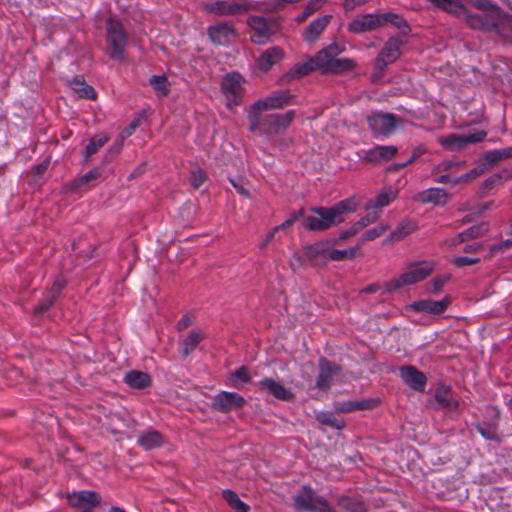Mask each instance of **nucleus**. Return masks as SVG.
Returning <instances> with one entry per match:
<instances>
[{"instance_id": "nucleus-1", "label": "nucleus", "mask_w": 512, "mask_h": 512, "mask_svg": "<svg viewBox=\"0 0 512 512\" xmlns=\"http://www.w3.org/2000/svg\"><path fill=\"white\" fill-rule=\"evenodd\" d=\"M356 210L357 204L352 198L342 200L332 207H314L311 211L317 216L304 217L303 226L311 231H324L341 223L344 213L355 212Z\"/></svg>"}, {"instance_id": "nucleus-2", "label": "nucleus", "mask_w": 512, "mask_h": 512, "mask_svg": "<svg viewBox=\"0 0 512 512\" xmlns=\"http://www.w3.org/2000/svg\"><path fill=\"white\" fill-rule=\"evenodd\" d=\"M296 117L295 110L285 113L261 115L259 112H250L248 116L249 129L259 135L276 136L284 133Z\"/></svg>"}, {"instance_id": "nucleus-3", "label": "nucleus", "mask_w": 512, "mask_h": 512, "mask_svg": "<svg viewBox=\"0 0 512 512\" xmlns=\"http://www.w3.org/2000/svg\"><path fill=\"white\" fill-rule=\"evenodd\" d=\"M345 45L332 43L317 52L314 57L317 70L322 74H342L353 70L357 63L351 58H339L345 51Z\"/></svg>"}, {"instance_id": "nucleus-4", "label": "nucleus", "mask_w": 512, "mask_h": 512, "mask_svg": "<svg viewBox=\"0 0 512 512\" xmlns=\"http://www.w3.org/2000/svg\"><path fill=\"white\" fill-rule=\"evenodd\" d=\"M204 10L216 16H237L250 11L270 12L271 7L264 2L253 0H217L205 4Z\"/></svg>"}, {"instance_id": "nucleus-5", "label": "nucleus", "mask_w": 512, "mask_h": 512, "mask_svg": "<svg viewBox=\"0 0 512 512\" xmlns=\"http://www.w3.org/2000/svg\"><path fill=\"white\" fill-rule=\"evenodd\" d=\"M108 55L112 60L123 61L128 44V35L120 20L110 17L106 21Z\"/></svg>"}, {"instance_id": "nucleus-6", "label": "nucleus", "mask_w": 512, "mask_h": 512, "mask_svg": "<svg viewBox=\"0 0 512 512\" xmlns=\"http://www.w3.org/2000/svg\"><path fill=\"white\" fill-rule=\"evenodd\" d=\"M247 23L253 31L250 39L257 45L265 44L278 28L276 20L261 16H251Z\"/></svg>"}, {"instance_id": "nucleus-7", "label": "nucleus", "mask_w": 512, "mask_h": 512, "mask_svg": "<svg viewBox=\"0 0 512 512\" xmlns=\"http://www.w3.org/2000/svg\"><path fill=\"white\" fill-rule=\"evenodd\" d=\"M295 96L289 90H278L272 92L264 99L257 100L251 106L250 112H260L262 110L282 109L288 105L294 104Z\"/></svg>"}, {"instance_id": "nucleus-8", "label": "nucleus", "mask_w": 512, "mask_h": 512, "mask_svg": "<svg viewBox=\"0 0 512 512\" xmlns=\"http://www.w3.org/2000/svg\"><path fill=\"white\" fill-rule=\"evenodd\" d=\"M466 23L473 29H479L483 31H494L498 34H502V26L507 25V21L502 16H496L493 14H466Z\"/></svg>"}, {"instance_id": "nucleus-9", "label": "nucleus", "mask_w": 512, "mask_h": 512, "mask_svg": "<svg viewBox=\"0 0 512 512\" xmlns=\"http://www.w3.org/2000/svg\"><path fill=\"white\" fill-rule=\"evenodd\" d=\"M246 405L243 396L236 392L220 391L211 402V408L217 412L228 413L233 410L241 409Z\"/></svg>"}, {"instance_id": "nucleus-10", "label": "nucleus", "mask_w": 512, "mask_h": 512, "mask_svg": "<svg viewBox=\"0 0 512 512\" xmlns=\"http://www.w3.org/2000/svg\"><path fill=\"white\" fill-rule=\"evenodd\" d=\"M367 122L375 135L387 136L394 132L399 119L394 114L376 112L368 116Z\"/></svg>"}, {"instance_id": "nucleus-11", "label": "nucleus", "mask_w": 512, "mask_h": 512, "mask_svg": "<svg viewBox=\"0 0 512 512\" xmlns=\"http://www.w3.org/2000/svg\"><path fill=\"white\" fill-rule=\"evenodd\" d=\"M329 247L326 242H316L303 248L302 256L294 254V257L302 262L307 261L313 266H324L330 260Z\"/></svg>"}, {"instance_id": "nucleus-12", "label": "nucleus", "mask_w": 512, "mask_h": 512, "mask_svg": "<svg viewBox=\"0 0 512 512\" xmlns=\"http://www.w3.org/2000/svg\"><path fill=\"white\" fill-rule=\"evenodd\" d=\"M487 133L483 130H476L473 133L458 135L451 134L440 139V143L448 150H460L470 143H478L483 141Z\"/></svg>"}, {"instance_id": "nucleus-13", "label": "nucleus", "mask_w": 512, "mask_h": 512, "mask_svg": "<svg viewBox=\"0 0 512 512\" xmlns=\"http://www.w3.org/2000/svg\"><path fill=\"white\" fill-rule=\"evenodd\" d=\"M382 27V14H365L353 19L348 24V31L362 34Z\"/></svg>"}, {"instance_id": "nucleus-14", "label": "nucleus", "mask_w": 512, "mask_h": 512, "mask_svg": "<svg viewBox=\"0 0 512 512\" xmlns=\"http://www.w3.org/2000/svg\"><path fill=\"white\" fill-rule=\"evenodd\" d=\"M340 372V367L328 361L326 358L322 357L319 360V373L316 378L315 386L318 390L327 391L330 389L333 378Z\"/></svg>"}, {"instance_id": "nucleus-15", "label": "nucleus", "mask_w": 512, "mask_h": 512, "mask_svg": "<svg viewBox=\"0 0 512 512\" xmlns=\"http://www.w3.org/2000/svg\"><path fill=\"white\" fill-rule=\"evenodd\" d=\"M434 261H423L413 264L409 270L402 274V280L406 285H412L426 279L435 269Z\"/></svg>"}, {"instance_id": "nucleus-16", "label": "nucleus", "mask_w": 512, "mask_h": 512, "mask_svg": "<svg viewBox=\"0 0 512 512\" xmlns=\"http://www.w3.org/2000/svg\"><path fill=\"white\" fill-rule=\"evenodd\" d=\"M242 83L243 77L237 72L228 73L223 78L222 90L234 105L240 104V96L243 90Z\"/></svg>"}, {"instance_id": "nucleus-17", "label": "nucleus", "mask_w": 512, "mask_h": 512, "mask_svg": "<svg viewBox=\"0 0 512 512\" xmlns=\"http://www.w3.org/2000/svg\"><path fill=\"white\" fill-rule=\"evenodd\" d=\"M69 504L73 508H86L91 507L94 510L95 507L101 503V496L91 490H80L75 491L67 495Z\"/></svg>"}, {"instance_id": "nucleus-18", "label": "nucleus", "mask_w": 512, "mask_h": 512, "mask_svg": "<svg viewBox=\"0 0 512 512\" xmlns=\"http://www.w3.org/2000/svg\"><path fill=\"white\" fill-rule=\"evenodd\" d=\"M398 148L394 145H376L365 151L362 161L365 163L380 164L391 160L397 154Z\"/></svg>"}, {"instance_id": "nucleus-19", "label": "nucleus", "mask_w": 512, "mask_h": 512, "mask_svg": "<svg viewBox=\"0 0 512 512\" xmlns=\"http://www.w3.org/2000/svg\"><path fill=\"white\" fill-rule=\"evenodd\" d=\"M321 499L322 497L318 496L310 486L304 485L301 490L293 497L294 508L297 511L312 512V510L315 509V506H317Z\"/></svg>"}, {"instance_id": "nucleus-20", "label": "nucleus", "mask_w": 512, "mask_h": 512, "mask_svg": "<svg viewBox=\"0 0 512 512\" xmlns=\"http://www.w3.org/2000/svg\"><path fill=\"white\" fill-rule=\"evenodd\" d=\"M400 377L411 389L422 392L427 384V377L416 367L407 365L400 368Z\"/></svg>"}, {"instance_id": "nucleus-21", "label": "nucleus", "mask_w": 512, "mask_h": 512, "mask_svg": "<svg viewBox=\"0 0 512 512\" xmlns=\"http://www.w3.org/2000/svg\"><path fill=\"white\" fill-rule=\"evenodd\" d=\"M451 303L450 297L446 296L442 300L423 299L415 301L410 305V309L415 312H425L432 315H440L447 310Z\"/></svg>"}, {"instance_id": "nucleus-22", "label": "nucleus", "mask_w": 512, "mask_h": 512, "mask_svg": "<svg viewBox=\"0 0 512 512\" xmlns=\"http://www.w3.org/2000/svg\"><path fill=\"white\" fill-rule=\"evenodd\" d=\"M209 38L214 44L226 45L235 37V29L228 23H217L207 29Z\"/></svg>"}, {"instance_id": "nucleus-23", "label": "nucleus", "mask_w": 512, "mask_h": 512, "mask_svg": "<svg viewBox=\"0 0 512 512\" xmlns=\"http://www.w3.org/2000/svg\"><path fill=\"white\" fill-rule=\"evenodd\" d=\"M284 56L280 47L274 46L264 50L257 58V68L262 72H267L273 65L278 63Z\"/></svg>"}, {"instance_id": "nucleus-24", "label": "nucleus", "mask_w": 512, "mask_h": 512, "mask_svg": "<svg viewBox=\"0 0 512 512\" xmlns=\"http://www.w3.org/2000/svg\"><path fill=\"white\" fill-rule=\"evenodd\" d=\"M405 44L406 41L401 37H390L378 54L392 64L400 57L401 49Z\"/></svg>"}, {"instance_id": "nucleus-25", "label": "nucleus", "mask_w": 512, "mask_h": 512, "mask_svg": "<svg viewBox=\"0 0 512 512\" xmlns=\"http://www.w3.org/2000/svg\"><path fill=\"white\" fill-rule=\"evenodd\" d=\"M164 443V436L159 431L153 429L145 430L137 437V444L146 451L160 448Z\"/></svg>"}, {"instance_id": "nucleus-26", "label": "nucleus", "mask_w": 512, "mask_h": 512, "mask_svg": "<svg viewBox=\"0 0 512 512\" xmlns=\"http://www.w3.org/2000/svg\"><path fill=\"white\" fill-rule=\"evenodd\" d=\"M453 392L448 385H439L434 393V399L437 402V408L457 410L459 401L452 396Z\"/></svg>"}, {"instance_id": "nucleus-27", "label": "nucleus", "mask_w": 512, "mask_h": 512, "mask_svg": "<svg viewBox=\"0 0 512 512\" xmlns=\"http://www.w3.org/2000/svg\"><path fill=\"white\" fill-rule=\"evenodd\" d=\"M258 386L260 390L267 391L270 395L279 400L287 401L293 397V394L288 389L272 378L262 379L258 383Z\"/></svg>"}, {"instance_id": "nucleus-28", "label": "nucleus", "mask_w": 512, "mask_h": 512, "mask_svg": "<svg viewBox=\"0 0 512 512\" xmlns=\"http://www.w3.org/2000/svg\"><path fill=\"white\" fill-rule=\"evenodd\" d=\"M417 229V225L412 220L401 221L396 228L383 240V245H391L401 241L406 236L412 234Z\"/></svg>"}, {"instance_id": "nucleus-29", "label": "nucleus", "mask_w": 512, "mask_h": 512, "mask_svg": "<svg viewBox=\"0 0 512 512\" xmlns=\"http://www.w3.org/2000/svg\"><path fill=\"white\" fill-rule=\"evenodd\" d=\"M332 19V15H324L313 20L305 29L303 37L307 42H314L326 29Z\"/></svg>"}, {"instance_id": "nucleus-30", "label": "nucleus", "mask_w": 512, "mask_h": 512, "mask_svg": "<svg viewBox=\"0 0 512 512\" xmlns=\"http://www.w3.org/2000/svg\"><path fill=\"white\" fill-rule=\"evenodd\" d=\"M448 194L442 188H429L417 195V200L422 204L432 203L434 205L444 206L447 202Z\"/></svg>"}, {"instance_id": "nucleus-31", "label": "nucleus", "mask_w": 512, "mask_h": 512, "mask_svg": "<svg viewBox=\"0 0 512 512\" xmlns=\"http://www.w3.org/2000/svg\"><path fill=\"white\" fill-rule=\"evenodd\" d=\"M124 382L131 388L145 389L151 385L152 381L149 374L138 370H131L125 374Z\"/></svg>"}, {"instance_id": "nucleus-32", "label": "nucleus", "mask_w": 512, "mask_h": 512, "mask_svg": "<svg viewBox=\"0 0 512 512\" xmlns=\"http://www.w3.org/2000/svg\"><path fill=\"white\" fill-rule=\"evenodd\" d=\"M470 3L477 9L483 10L486 14H493L504 17L507 25L512 26V15L503 12L500 7L490 0H470Z\"/></svg>"}, {"instance_id": "nucleus-33", "label": "nucleus", "mask_w": 512, "mask_h": 512, "mask_svg": "<svg viewBox=\"0 0 512 512\" xmlns=\"http://www.w3.org/2000/svg\"><path fill=\"white\" fill-rule=\"evenodd\" d=\"M71 89L79 95L81 98L95 100L97 93L95 89L86 83L81 77H75L69 82Z\"/></svg>"}, {"instance_id": "nucleus-34", "label": "nucleus", "mask_w": 512, "mask_h": 512, "mask_svg": "<svg viewBox=\"0 0 512 512\" xmlns=\"http://www.w3.org/2000/svg\"><path fill=\"white\" fill-rule=\"evenodd\" d=\"M512 158V146L503 148V149H495L487 151L482 159L487 164L489 170L497 163L505 161L507 159Z\"/></svg>"}, {"instance_id": "nucleus-35", "label": "nucleus", "mask_w": 512, "mask_h": 512, "mask_svg": "<svg viewBox=\"0 0 512 512\" xmlns=\"http://www.w3.org/2000/svg\"><path fill=\"white\" fill-rule=\"evenodd\" d=\"M204 339V333L200 330H191L182 341L181 353L183 357H188Z\"/></svg>"}, {"instance_id": "nucleus-36", "label": "nucleus", "mask_w": 512, "mask_h": 512, "mask_svg": "<svg viewBox=\"0 0 512 512\" xmlns=\"http://www.w3.org/2000/svg\"><path fill=\"white\" fill-rule=\"evenodd\" d=\"M316 70L317 67L316 63L314 62V57H311L305 62L297 63L296 65H294V67L291 68V70L285 75V77L288 78V80L301 78L308 75L312 71Z\"/></svg>"}, {"instance_id": "nucleus-37", "label": "nucleus", "mask_w": 512, "mask_h": 512, "mask_svg": "<svg viewBox=\"0 0 512 512\" xmlns=\"http://www.w3.org/2000/svg\"><path fill=\"white\" fill-rule=\"evenodd\" d=\"M315 418L320 424L336 430H342L346 425L343 419L337 418L331 411L316 412Z\"/></svg>"}, {"instance_id": "nucleus-38", "label": "nucleus", "mask_w": 512, "mask_h": 512, "mask_svg": "<svg viewBox=\"0 0 512 512\" xmlns=\"http://www.w3.org/2000/svg\"><path fill=\"white\" fill-rule=\"evenodd\" d=\"M328 256L330 257V260H332V261H342L345 259L352 260L358 256H362V252L360 250V244H358L354 247H350L348 249H343V250L329 249Z\"/></svg>"}, {"instance_id": "nucleus-39", "label": "nucleus", "mask_w": 512, "mask_h": 512, "mask_svg": "<svg viewBox=\"0 0 512 512\" xmlns=\"http://www.w3.org/2000/svg\"><path fill=\"white\" fill-rule=\"evenodd\" d=\"M387 23H391L393 26L401 30L403 35H408L411 31L407 21L400 15L391 12L382 13V27Z\"/></svg>"}, {"instance_id": "nucleus-40", "label": "nucleus", "mask_w": 512, "mask_h": 512, "mask_svg": "<svg viewBox=\"0 0 512 512\" xmlns=\"http://www.w3.org/2000/svg\"><path fill=\"white\" fill-rule=\"evenodd\" d=\"M510 179H512V168H504L501 171L488 177L484 181L483 187L486 190H491L494 187H496Z\"/></svg>"}, {"instance_id": "nucleus-41", "label": "nucleus", "mask_w": 512, "mask_h": 512, "mask_svg": "<svg viewBox=\"0 0 512 512\" xmlns=\"http://www.w3.org/2000/svg\"><path fill=\"white\" fill-rule=\"evenodd\" d=\"M396 198V193L393 191L382 192L373 199L369 200L366 205V210H375L388 206Z\"/></svg>"}, {"instance_id": "nucleus-42", "label": "nucleus", "mask_w": 512, "mask_h": 512, "mask_svg": "<svg viewBox=\"0 0 512 512\" xmlns=\"http://www.w3.org/2000/svg\"><path fill=\"white\" fill-rule=\"evenodd\" d=\"M251 381L249 370L246 366H241L229 373L227 385L234 388H239V384H246Z\"/></svg>"}, {"instance_id": "nucleus-43", "label": "nucleus", "mask_w": 512, "mask_h": 512, "mask_svg": "<svg viewBox=\"0 0 512 512\" xmlns=\"http://www.w3.org/2000/svg\"><path fill=\"white\" fill-rule=\"evenodd\" d=\"M390 64V62H387L383 57H381L378 54L373 63V71L370 76L371 82L374 84L380 83L383 77L385 76L387 67Z\"/></svg>"}, {"instance_id": "nucleus-44", "label": "nucleus", "mask_w": 512, "mask_h": 512, "mask_svg": "<svg viewBox=\"0 0 512 512\" xmlns=\"http://www.w3.org/2000/svg\"><path fill=\"white\" fill-rule=\"evenodd\" d=\"M222 495L228 505L236 512H249V506L234 491L227 489L223 491Z\"/></svg>"}, {"instance_id": "nucleus-45", "label": "nucleus", "mask_w": 512, "mask_h": 512, "mask_svg": "<svg viewBox=\"0 0 512 512\" xmlns=\"http://www.w3.org/2000/svg\"><path fill=\"white\" fill-rule=\"evenodd\" d=\"M109 140L110 137L103 133L93 136L85 148V157L89 158L97 153Z\"/></svg>"}, {"instance_id": "nucleus-46", "label": "nucleus", "mask_w": 512, "mask_h": 512, "mask_svg": "<svg viewBox=\"0 0 512 512\" xmlns=\"http://www.w3.org/2000/svg\"><path fill=\"white\" fill-rule=\"evenodd\" d=\"M488 170H489V168L487 167V164L481 158L479 160L478 165L476 167H474L473 169H471L467 173L462 174L460 177L454 179L452 181V183L453 184H458L460 182H466V181L475 179V178H477L478 176L482 175L483 173H485Z\"/></svg>"}, {"instance_id": "nucleus-47", "label": "nucleus", "mask_w": 512, "mask_h": 512, "mask_svg": "<svg viewBox=\"0 0 512 512\" xmlns=\"http://www.w3.org/2000/svg\"><path fill=\"white\" fill-rule=\"evenodd\" d=\"M325 3L326 0H310L304 7L302 13L296 17V21L298 23L305 21L312 14L320 10Z\"/></svg>"}, {"instance_id": "nucleus-48", "label": "nucleus", "mask_w": 512, "mask_h": 512, "mask_svg": "<svg viewBox=\"0 0 512 512\" xmlns=\"http://www.w3.org/2000/svg\"><path fill=\"white\" fill-rule=\"evenodd\" d=\"M150 85L153 89L158 92L161 96L168 95L169 83L167 77L164 75H153L149 80Z\"/></svg>"}, {"instance_id": "nucleus-49", "label": "nucleus", "mask_w": 512, "mask_h": 512, "mask_svg": "<svg viewBox=\"0 0 512 512\" xmlns=\"http://www.w3.org/2000/svg\"><path fill=\"white\" fill-rule=\"evenodd\" d=\"M476 430L481 434V436L490 441L499 442L500 438L497 434V425L496 424H477L475 426Z\"/></svg>"}, {"instance_id": "nucleus-50", "label": "nucleus", "mask_w": 512, "mask_h": 512, "mask_svg": "<svg viewBox=\"0 0 512 512\" xmlns=\"http://www.w3.org/2000/svg\"><path fill=\"white\" fill-rule=\"evenodd\" d=\"M388 229H389V226L387 224L380 223L378 226L367 230L363 234V236L358 244L361 245L362 243H364L366 241L375 240L376 238H379L380 236H382Z\"/></svg>"}, {"instance_id": "nucleus-51", "label": "nucleus", "mask_w": 512, "mask_h": 512, "mask_svg": "<svg viewBox=\"0 0 512 512\" xmlns=\"http://www.w3.org/2000/svg\"><path fill=\"white\" fill-rule=\"evenodd\" d=\"M339 505L348 512H364L365 508L361 501L351 497H342L339 500Z\"/></svg>"}, {"instance_id": "nucleus-52", "label": "nucleus", "mask_w": 512, "mask_h": 512, "mask_svg": "<svg viewBox=\"0 0 512 512\" xmlns=\"http://www.w3.org/2000/svg\"><path fill=\"white\" fill-rule=\"evenodd\" d=\"M489 230V225L485 222L480 223L478 225H474L466 230L463 231L464 236L466 237L467 241L479 238L483 235H485Z\"/></svg>"}, {"instance_id": "nucleus-53", "label": "nucleus", "mask_w": 512, "mask_h": 512, "mask_svg": "<svg viewBox=\"0 0 512 512\" xmlns=\"http://www.w3.org/2000/svg\"><path fill=\"white\" fill-rule=\"evenodd\" d=\"M102 176V171L99 168H93L89 170L87 173L83 174L82 176L78 177L74 181L75 187H80L84 184H87L91 181L97 180Z\"/></svg>"}, {"instance_id": "nucleus-54", "label": "nucleus", "mask_w": 512, "mask_h": 512, "mask_svg": "<svg viewBox=\"0 0 512 512\" xmlns=\"http://www.w3.org/2000/svg\"><path fill=\"white\" fill-rule=\"evenodd\" d=\"M380 404L379 398H366L362 400L354 401V410H371L376 408Z\"/></svg>"}, {"instance_id": "nucleus-55", "label": "nucleus", "mask_w": 512, "mask_h": 512, "mask_svg": "<svg viewBox=\"0 0 512 512\" xmlns=\"http://www.w3.org/2000/svg\"><path fill=\"white\" fill-rule=\"evenodd\" d=\"M66 285L67 281L62 276H57L46 294L53 296V299L57 300Z\"/></svg>"}, {"instance_id": "nucleus-56", "label": "nucleus", "mask_w": 512, "mask_h": 512, "mask_svg": "<svg viewBox=\"0 0 512 512\" xmlns=\"http://www.w3.org/2000/svg\"><path fill=\"white\" fill-rule=\"evenodd\" d=\"M379 217H380L379 212L372 210V211L368 212L365 216L361 217L357 221V224L359 225L361 230H363L368 225L375 223L379 219Z\"/></svg>"}, {"instance_id": "nucleus-57", "label": "nucleus", "mask_w": 512, "mask_h": 512, "mask_svg": "<svg viewBox=\"0 0 512 512\" xmlns=\"http://www.w3.org/2000/svg\"><path fill=\"white\" fill-rule=\"evenodd\" d=\"M55 299H53V296H49L46 294L43 299L38 303L37 306L34 308V313L37 315H40L44 312H46L54 303Z\"/></svg>"}, {"instance_id": "nucleus-58", "label": "nucleus", "mask_w": 512, "mask_h": 512, "mask_svg": "<svg viewBox=\"0 0 512 512\" xmlns=\"http://www.w3.org/2000/svg\"><path fill=\"white\" fill-rule=\"evenodd\" d=\"M206 180V174L202 169L193 170L190 177V183L194 189H198Z\"/></svg>"}, {"instance_id": "nucleus-59", "label": "nucleus", "mask_w": 512, "mask_h": 512, "mask_svg": "<svg viewBox=\"0 0 512 512\" xmlns=\"http://www.w3.org/2000/svg\"><path fill=\"white\" fill-rule=\"evenodd\" d=\"M453 264L457 267L474 265L480 262V258H471L467 256H458L453 259Z\"/></svg>"}, {"instance_id": "nucleus-60", "label": "nucleus", "mask_w": 512, "mask_h": 512, "mask_svg": "<svg viewBox=\"0 0 512 512\" xmlns=\"http://www.w3.org/2000/svg\"><path fill=\"white\" fill-rule=\"evenodd\" d=\"M334 411L337 413L354 412V401L336 402L334 404Z\"/></svg>"}, {"instance_id": "nucleus-61", "label": "nucleus", "mask_w": 512, "mask_h": 512, "mask_svg": "<svg viewBox=\"0 0 512 512\" xmlns=\"http://www.w3.org/2000/svg\"><path fill=\"white\" fill-rule=\"evenodd\" d=\"M362 230L361 228L359 227V225L357 224V222L353 223L349 228L343 230L340 235H339V239L340 240H346L352 236H355L357 235L358 233H360Z\"/></svg>"}, {"instance_id": "nucleus-62", "label": "nucleus", "mask_w": 512, "mask_h": 512, "mask_svg": "<svg viewBox=\"0 0 512 512\" xmlns=\"http://www.w3.org/2000/svg\"><path fill=\"white\" fill-rule=\"evenodd\" d=\"M194 323V316L192 314H185L176 324V330L181 332Z\"/></svg>"}, {"instance_id": "nucleus-63", "label": "nucleus", "mask_w": 512, "mask_h": 512, "mask_svg": "<svg viewBox=\"0 0 512 512\" xmlns=\"http://www.w3.org/2000/svg\"><path fill=\"white\" fill-rule=\"evenodd\" d=\"M404 286H407V285L404 284V282L402 280V275L399 278L391 280L384 284V288H385L386 292H392V291L400 289Z\"/></svg>"}, {"instance_id": "nucleus-64", "label": "nucleus", "mask_w": 512, "mask_h": 512, "mask_svg": "<svg viewBox=\"0 0 512 512\" xmlns=\"http://www.w3.org/2000/svg\"><path fill=\"white\" fill-rule=\"evenodd\" d=\"M312 512H335V510L329 505L328 501L322 497Z\"/></svg>"}]
</instances>
